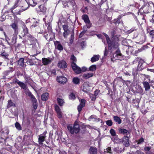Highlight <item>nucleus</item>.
<instances>
[{
  "label": "nucleus",
  "mask_w": 154,
  "mask_h": 154,
  "mask_svg": "<svg viewBox=\"0 0 154 154\" xmlns=\"http://www.w3.org/2000/svg\"><path fill=\"white\" fill-rule=\"evenodd\" d=\"M26 35L28 37V39L31 41H34L35 40V38L29 33Z\"/></svg>",
  "instance_id": "33"
},
{
  "label": "nucleus",
  "mask_w": 154,
  "mask_h": 154,
  "mask_svg": "<svg viewBox=\"0 0 154 154\" xmlns=\"http://www.w3.org/2000/svg\"><path fill=\"white\" fill-rule=\"evenodd\" d=\"M51 75H56V71L55 69H53L51 70Z\"/></svg>",
  "instance_id": "55"
},
{
  "label": "nucleus",
  "mask_w": 154,
  "mask_h": 154,
  "mask_svg": "<svg viewBox=\"0 0 154 154\" xmlns=\"http://www.w3.org/2000/svg\"><path fill=\"white\" fill-rule=\"evenodd\" d=\"M93 74L88 73L84 74L83 75V77L84 79H88L93 76Z\"/></svg>",
  "instance_id": "28"
},
{
  "label": "nucleus",
  "mask_w": 154,
  "mask_h": 154,
  "mask_svg": "<svg viewBox=\"0 0 154 154\" xmlns=\"http://www.w3.org/2000/svg\"><path fill=\"white\" fill-rule=\"evenodd\" d=\"M71 66L73 70L76 73L79 74L81 72L82 69L78 66L75 63L72 62L71 63Z\"/></svg>",
  "instance_id": "7"
},
{
  "label": "nucleus",
  "mask_w": 154,
  "mask_h": 154,
  "mask_svg": "<svg viewBox=\"0 0 154 154\" xmlns=\"http://www.w3.org/2000/svg\"><path fill=\"white\" fill-rule=\"evenodd\" d=\"M42 60L43 63L45 65L51 63L52 61V60L51 59H50L49 58H43Z\"/></svg>",
  "instance_id": "15"
},
{
  "label": "nucleus",
  "mask_w": 154,
  "mask_h": 154,
  "mask_svg": "<svg viewBox=\"0 0 154 154\" xmlns=\"http://www.w3.org/2000/svg\"><path fill=\"white\" fill-rule=\"evenodd\" d=\"M86 45V43L85 41H82L81 43V45L82 48H83L84 46H85Z\"/></svg>",
  "instance_id": "63"
},
{
  "label": "nucleus",
  "mask_w": 154,
  "mask_h": 154,
  "mask_svg": "<svg viewBox=\"0 0 154 154\" xmlns=\"http://www.w3.org/2000/svg\"><path fill=\"white\" fill-rule=\"evenodd\" d=\"M54 107L55 110L58 114L61 116V112L59 106L57 105H55Z\"/></svg>",
  "instance_id": "29"
},
{
  "label": "nucleus",
  "mask_w": 154,
  "mask_h": 154,
  "mask_svg": "<svg viewBox=\"0 0 154 154\" xmlns=\"http://www.w3.org/2000/svg\"><path fill=\"white\" fill-rule=\"evenodd\" d=\"M56 48L60 51H62L63 50V47L59 41H56L54 43Z\"/></svg>",
  "instance_id": "13"
},
{
  "label": "nucleus",
  "mask_w": 154,
  "mask_h": 154,
  "mask_svg": "<svg viewBox=\"0 0 154 154\" xmlns=\"http://www.w3.org/2000/svg\"><path fill=\"white\" fill-rule=\"evenodd\" d=\"M104 35L106 37L107 42L109 40H110V38H109V36L106 34L104 33Z\"/></svg>",
  "instance_id": "57"
},
{
  "label": "nucleus",
  "mask_w": 154,
  "mask_h": 154,
  "mask_svg": "<svg viewBox=\"0 0 154 154\" xmlns=\"http://www.w3.org/2000/svg\"><path fill=\"white\" fill-rule=\"evenodd\" d=\"M145 38L144 36H141L140 39L139 43L140 44H143L145 41Z\"/></svg>",
  "instance_id": "37"
},
{
  "label": "nucleus",
  "mask_w": 154,
  "mask_h": 154,
  "mask_svg": "<svg viewBox=\"0 0 154 154\" xmlns=\"http://www.w3.org/2000/svg\"><path fill=\"white\" fill-rule=\"evenodd\" d=\"M12 38L10 39L8 38H6V41L8 44L11 45H13L16 43V40L17 38V35H13Z\"/></svg>",
  "instance_id": "5"
},
{
  "label": "nucleus",
  "mask_w": 154,
  "mask_h": 154,
  "mask_svg": "<svg viewBox=\"0 0 154 154\" xmlns=\"http://www.w3.org/2000/svg\"><path fill=\"white\" fill-rule=\"evenodd\" d=\"M28 62L30 65H33L34 64V63L32 61L31 59H29L28 61Z\"/></svg>",
  "instance_id": "60"
},
{
  "label": "nucleus",
  "mask_w": 154,
  "mask_h": 154,
  "mask_svg": "<svg viewBox=\"0 0 154 154\" xmlns=\"http://www.w3.org/2000/svg\"><path fill=\"white\" fill-rule=\"evenodd\" d=\"M15 103H13L12 100H9L8 102L7 107L9 108L11 107H15Z\"/></svg>",
  "instance_id": "26"
},
{
  "label": "nucleus",
  "mask_w": 154,
  "mask_h": 154,
  "mask_svg": "<svg viewBox=\"0 0 154 154\" xmlns=\"http://www.w3.org/2000/svg\"><path fill=\"white\" fill-rule=\"evenodd\" d=\"M149 82L150 84V85L151 86H152L153 85V84L154 83V80H149Z\"/></svg>",
  "instance_id": "64"
},
{
  "label": "nucleus",
  "mask_w": 154,
  "mask_h": 154,
  "mask_svg": "<svg viewBox=\"0 0 154 154\" xmlns=\"http://www.w3.org/2000/svg\"><path fill=\"white\" fill-rule=\"evenodd\" d=\"M22 28L23 29V32L24 33V34H23V37H24L28 33V29L26 27V25L25 24L23 25Z\"/></svg>",
  "instance_id": "21"
},
{
  "label": "nucleus",
  "mask_w": 154,
  "mask_h": 154,
  "mask_svg": "<svg viewBox=\"0 0 154 154\" xmlns=\"http://www.w3.org/2000/svg\"><path fill=\"white\" fill-rule=\"evenodd\" d=\"M89 69L91 71H94L96 69V66L95 65H91Z\"/></svg>",
  "instance_id": "35"
},
{
  "label": "nucleus",
  "mask_w": 154,
  "mask_h": 154,
  "mask_svg": "<svg viewBox=\"0 0 154 154\" xmlns=\"http://www.w3.org/2000/svg\"><path fill=\"white\" fill-rule=\"evenodd\" d=\"M32 102L33 107L34 109H36L38 106L37 100L35 97L31 99Z\"/></svg>",
  "instance_id": "17"
},
{
  "label": "nucleus",
  "mask_w": 154,
  "mask_h": 154,
  "mask_svg": "<svg viewBox=\"0 0 154 154\" xmlns=\"http://www.w3.org/2000/svg\"><path fill=\"white\" fill-rule=\"evenodd\" d=\"M24 59L23 58H20L17 61V63L18 65L21 66L23 67L24 66Z\"/></svg>",
  "instance_id": "27"
},
{
  "label": "nucleus",
  "mask_w": 154,
  "mask_h": 154,
  "mask_svg": "<svg viewBox=\"0 0 154 154\" xmlns=\"http://www.w3.org/2000/svg\"><path fill=\"white\" fill-rule=\"evenodd\" d=\"M71 38L70 39V43H72V41L74 39V35L73 34H72L71 35V37H70Z\"/></svg>",
  "instance_id": "59"
},
{
  "label": "nucleus",
  "mask_w": 154,
  "mask_h": 154,
  "mask_svg": "<svg viewBox=\"0 0 154 154\" xmlns=\"http://www.w3.org/2000/svg\"><path fill=\"white\" fill-rule=\"evenodd\" d=\"M105 150V152L109 153L110 154H112V152L111 147H108Z\"/></svg>",
  "instance_id": "44"
},
{
  "label": "nucleus",
  "mask_w": 154,
  "mask_h": 154,
  "mask_svg": "<svg viewBox=\"0 0 154 154\" xmlns=\"http://www.w3.org/2000/svg\"><path fill=\"white\" fill-rule=\"evenodd\" d=\"M100 56L99 55H94L91 59V61L92 62H94L98 61L99 59Z\"/></svg>",
  "instance_id": "23"
},
{
  "label": "nucleus",
  "mask_w": 154,
  "mask_h": 154,
  "mask_svg": "<svg viewBox=\"0 0 154 154\" xmlns=\"http://www.w3.org/2000/svg\"><path fill=\"white\" fill-rule=\"evenodd\" d=\"M57 101L58 104L60 106H62L64 103V100L63 99L58 98H57Z\"/></svg>",
  "instance_id": "32"
},
{
  "label": "nucleus",
  "mask_w": 154,
  "mask_h": 154,
  "mask_svg": "<svg viewBox=\"0 0 154 154\" xmlns=\"http://www.w3.org/2000/svg\"><path fill=\"white\" fill-rule=\"evenodd\" d=\"M114 55L115 56V57H118L119 56H122V54L120 53V51L118 49L116 51V53L113 56V57H114Z\"/></svg>",
  "instance_id": "34"
},
{
  "label": "nucleus",
  "mask_w": 154,
  "mask_h": 154,
  "mask_svg": "<svg viewBox=\"0 0 154 154\" xmlns=\"http://www.w3.org/2000/svg\"><path fill=\"white\" fill-rule=\"evenodd\" d=\"M85 104V99H82L80 101V104L78 106L77 109L79 112H81L83 107H84Z\"/></svg>",
  "instance_id": "9"
},
{
  "label": "nucleus",
  "mask_w": 154,
  "mask_h": 154,
  "mask_svg": "<svg viewBox=\"0 0 154 154\" xmlns=\"http://www.w3.org/2000/svg\"><path fill=\"white\" fill-rule=\"evenodd\" d=\"M151 6H149V2L148 3V5H143L139 9V12L141 14H147L149 12V7Z\"/></svg>",
  "instance_id": "2"
},
{
  "label": "nucleus",
  "mask_w": 154,
  "mask_h": 154,
  "mask_svg": "<svg viewBox=\"0 0 154 154\" xmlns=\"http://www.w3.org/2000/svg\"><path fill=\"white\" fill-rule=\"evenodd\" d=\"M69 98L71 99H74L75 98V96L73 93H71L69 96Z\"/></svg>",
  "instance_id": "49"
},
{
  "label": "nucleus",
  "mask_w": 154,
  "mask_h": 154,
  "mask_svg": "<svg viewBox=\"0 0 154 154\" xmlns=\"http://www.w3.org/2000/svg\"><path fill=\"white\" fill-rule=\"evenodd\" d=\"M63 28L64 31L69 30L68 29V26L67 25H63Z\"/></svg>",
  "instance_id": "48"
},
{
  "label": "nucleus",
  "mask_w": 154,
  "mask_h": 154,
  "mask_svg": "<svg viewBox=\"0 0 154 154\" xmlns=\"http://www.w3.org/2000/svg\"><path fill=\"white\" fill-rule=\"evenodd\" d=\"M24 78L26 82L29 84L31 78L29 76L25 75L24 76Z\"/></svg>",
  "instance_id": "40"
},
{
  "label": "nucleus",
  "mask_w": 154,
  "mask_h": 154,
  "mask_svg": "<svg viewBox=\"0 0 154 154\" xmlns=\"http://www.w3.org/2000/svg\"><path fill=\"white\" fill-rule=\"evenodd\" d=\"M118 131L119 134H126L128 132V130L122 128H119L118 129Z\"/></svg>",
  "instance_id": "24"
},
{
  "label": "nucleus",
  "mask_w": 154,
  "mask_h": 154,
  "mask_svg": "<svg viewBox=\"0 0 154 154\" xmlns=\"http://www.w3.org/2000/svg\"><path fill=\"white\" fill-rule=\"evenodd\" d=\"M139 64L138 66V67H137V70L138 71H140L142 70L143 69V66H142V64H141V65H140V66H139Z\"/></svg>",
  "instance_id": "50"
},
{
  "label": "nucleus",
  "mask_w": 154,
  "mask_h": 154,
  "mask_svg": "<svg viewBox=\"0 0 154 154\" xmlns=\"http://www.w3.org/2000/svg\"><path fill=\"white\" fill-rule=\"evenodd\" d=\"M92 96H90V97L91 98V100L93 101L95 100L96 99V97L93 95H92Z\"/></svg>",
  "instance_id": "62"
},
{
  "label": "nucleus",
  "mask_w": 154,
  "mask_h": 154,
  "mask_svg": "<svg viewBox=\"0 0 154 154\" xmlns=\"http://www.w3.org/2000/svg\"><path fill=\"white\" fill-rule=\"evenodd\" d=\"M97 149L94 147H91L88 151V154H97Z\"/></svg>",
  "instance_id": "18"
},
{
  "label": "nucleus",
  "mask_w": 154,
  "mask_h": 154,
  "mask_svg": "<svg viewBox=\"0 0 154 154\" xmlns=\"http://www.w3.org/2000/svg\"><path fill=\"white\" fill-rule=\"evenodd\" d=\"M149 34L152 38H154V30H151Z\"/></svg>",
  "instance_id": "52"
},
{
  "label": "nucleus",
  "mask_w": 154,
  "mask_h": 154,
  "mask_svg": "<svg viewBox=\"0 0 154 154\" xmlns=\"http://www.w3.org/2000/svg\"><path fill=\"white\" fill-rule=\"evenodd\" d=\"M111 34L112 36V38H114L113 37H114V36H116V29H114L112 30L111 32Z\"/></svg>",
  "instance_id": "42"
},
{
  "label": "nucleus",
  "mask_w": 154,
  "mask_h": 154,
  "mask_svg": "<svg viewBox=\"0 0 154 154\" xmlns=\"http://www.w3.org/2000/svg\"><path fill=\"white\" fill-rule=\"evenodd\" d=\"M71 59L72 61V62L75 63V62H76V58L73 55H71Z\"/></svg>",
  "instance_id": "46"
},
{
  "label": "nucleus",
  "mask_w": 154,
  "mask_h": 154,
  "mask_svg": "<svg viewBox=\"0 0 154 154\" xmlns=\"http://www.w3.org/2000/svg\"><path fill=\"white\" fill-rule=\"evenodd\" d=\"M110 132L112 136L114 137L116 135V133L115 130L113 129H111L110 131Z\"/></svg>",
  "instance_id": "39"
},
{
  "label": "nucleus",
  "mask_w": 154,
  "mask_h": 154,
  "mask_svg": "<svg viewBox=\"0 0 154 154\" xmlns=\"http://www.w3.org/2000/svg\"><path fill=\"white\" fill-rule=\"evenodd\" d=\"M24 92L25 94L28 95L30 98V99L34 97V96L32 94V93L28 89V88L24 90Z\"/></svg>",
  "instance_id": "16"
},
{
  "label": "nucleus",
  "mask_w": 154,
  "mask_h": 154,
  "mask_svg": "<svg viewBox=\"0 0 154 154\" xmlns=\"http://www.w3.org/2000/svg\"><path fill=\"white\" fill-rule=\"evenodd\" d=\"M11 28L14 31V35H17L19 33L18 25L17 21H14L11 25Z\"/></svg>",
  "instance_id": "3"
},
{
  "label": "nucleus",
  "mask_w": 154,
  "mask_h": 154,
  "mask_svg": "<svg viewBox=\"0 0 154 154\" xmlns=\"http://www.w3.org/2000/svg\"><path fill=\"white\" fill-rule=\"evenodd\" d=\"M70 31L69 30L65 31L63 32V35L65 38H66L68 35H69Z\"/></svg>",
  "instance_id": "41"
},
{
  "label": "nucleus",
  "mask_w": 154,
  "mask_h": 154,
  "mask_svg": "<svg viewBox=\"0 0 154 154\" xmlns=\"http://www.w3.org/2000/svg\"><path fill=\"white\" fill-rule=\"evenodd\" d=\"M2 132L3 133H5L7 135H8L9 133V130L8 129L6 128L5 130L4 131H3Z\"/></svg>",
  "instance_id": "54"
},
{
  "label": "nucleus",
  "mask_w": 154,
  "mask_h": 154,
  "mask_svg": "<svg viewBox=\"0 0 154 154\" xmlns=\"http://www.w3.org/2000/svg\"><path fill=\"white\" fill-rule=\"evenodd\" d=\"M113 119L114 121L119 124H120L122 123V121L121 119L118 116H113Z\"/></svg>",
  "instance_id": "20"
},
{
  "label": "nucleus",
  "mask_w": 154,
  "mask_h": 154,
  "mask_svg": "<svg viewBox=\"0 0 154 154\" xmlns=\"http://www.w3.org/2000/svg\"><path fill=\"white\" fill-rule=\"evenodd\" d=\"M14 83L15 84H17L22 89L24 90L26 89L28 87L26 84L17 79H16V80L14 81Z\"/></svg>",
  "instance_id": "8"
},
{
  "label": "nucleus",
  "mask_w": 154,
  "mask_h": 154,
  "mask_svg": "<svg viewBox=\"0 0 154 154\" xmlns=\"http://www.w3.org/2000/svg\"><path fill=\"white\" fill-rule=\"evenodd\" d=\"M143 87L145 88L146 91H148L150 88L149 83L146 81L143 82Z\"/></svg>",
  "instance_id": "19"
},
{
  "label": "nucleus",
  "mask_w": 154,
  "mask_h": 154,
  "mask_svg": "<svg viewBox=\"0 0 154 154\" xmlns=\"http://www.w3.org/2000/svg\"><path fill=\"white\" fill-rule=\"evenodd\" d=\"M38 26V24L37 22H34L32 25L31 26V28H33V27H37Z\"/></svg>",
  "instance_id": "47"
},
{
  "label": "nucleus",
  "mask_w": 154,
  "mask_h": 154,
  "mask_svg": "<svg viewBox=\"0 0 154 154\" xmlns=\"http://www.w3.org/2000/svg\"><path fill=\"white\" fill-rule=\"evenodd\" d=\"M49 94L48 93H45L43 94L41 96L42 100L45 101L47 100L48 98Z\"/></svg>",
  "instance_id": "25"
},
{
  "label": "nucleus",
  "mask_w": 154,
  "mask_h": 154,
  "mask_svg": "<svg viewBox=\"0 0 154 154\" xmlns=\"http://www.w3.org/2000/svg\"><path fill=\"white\" fill-rule=\"evenodd\" d=\"M151 147L149 146H145L144 148V150L145 151H149L151 149Z\"/></svg>",
  "instance_id": "56"
},
{
  "label": "nucleus",
  "mask_w": 154,
  "mask_h": 154,
  "mask_svg": "<svg viewBox=\"0 0 154 154\" xmlns=\"http://www.w3.org/2000/svg\"><path fill=\"white\" fill-rule=\"evenodd\" d=\"M82 17L85 23L88 24L87 26H84L83 28H86V27L88 28H90L91 26V24L90 23V21L88 16L86 14H84L82 16Z\"/></svg>",
  "instance_id": "4"
},
{
  "label": "nucleus",
  "mask_w": 154,
  "mask_h": 154,
  "mask_svg": "<svg viewBox=\"0 0 154 154\" xmlns=\"http://www.w3.org/2000/svg\"><path fill=\"white\" fill-rule=\"evenodd\" d=\"M72 82L75 84H78L80 82V79L77 77H74L72 79Z\"/></svg>",
  "instance_id": "31"
},
{
  "label": "nucleus",
  "mask_w": 154,
  "mask_h": 154,
  "mask_svg": "<svg viewBox=\"0 0 154 154\" xmlns=\"http://www.w3.org/2000/svg\"><path fill=\"white\" fill-rule=\"evenodd\" d=\"M69 5H70L73 9L74 8V6L75 5V3L74 0H69L68 2Z\"/></svg>",
  "instance_id": "36"
},
{
  "label": "nucleus",
  "mask_w": 154,
  "mask_h": 154,
  "mask_svg": "<svg viewBox=\"0 0 154 154\" xmlns=\"http://www.w3.org/2000/svg\"><path fill=\"white\" fill-rule=\"evenodd\" d=\"M17 4L15 3V4L14 5V6L11 8V12H12L13 10L16 7H17Z\"/></svg>",
  "instance_id": "61"
},
{
  "label": "nucleus",
  "mask_w": 154,
  "mask_h": 154,
  "mask_svg": "<svg viewBox=\"0 0 154 154\" xmlns=\"http://www.w3.org/2000/svg\"><path fill=\"white\" fill-rule=\"evenodd\" d=\"M88 88V85H84L83 87V90L85 92H87V90H88V89L87 88Z\"/></svg>",
  "instance_id": "45"
},
{
  "label": "nucleus",
  "mask_w": 154,
  "mask_h": 154,
  "mask_svg": "<svg viewBox=\"0 0 154 154\" xmlns=\"http://www.w3.org/2000/svg\"><path fill=\"white\" fill-rule=\"evenodd\" d=\"M1 55L2 56L4 59L9 60V59L8 57L9 56V54L8 53H6L5 51H4L1 53Z\"/></svg>",
  "instance_id": "30"
},
{
  "label": "nucleus",
  "mask_w": 154,
  "mask_h": 154,
  "mask_svg": "<svg viewBox=\"0 0 154 154\" xmlns=\"http://www.w3.org/2000/svg\"><path fill=\"white\" fill-rule=\"evenodd\" d=\"M106 125L109 126H111L113 124L111 120H108L106 122Z\"/></svg>",
  "instance_id": "43"
},
{
  "label": "nucleus",
  "mask_w": 154,
  "mask_h": 154,
  "mask_svg": "<svg viewBox=\"0 0 154 154\" xmlns=\"http://www.w3.org/2000/svg\"><path fill=\"white\" fill-rule=\"evenodd\" d=\"M57 82L60 83H64L67 81V79L66 78L62 76L58 77H57Z\"/></svg>",
  "instance_id": "14"
},
{
  "label": "nucleus",
  "mask_w": 154,
  "mask_h": 154,
  "mask_svg": "<svg viewBox=\"0 0 154 154\" xmlns=\"http://www.w3.org/2000/svg\"><path fill=\"white\" fill-rule=\"evenodd\" d=\"M87 29H85L83 31L81 32V33H80L79 35V37L81 38L82 37L83 35L87 31Z\"/></svg>",
  "instance_id": "51"
},
{
  "label": "nucleus",
  "mask_w": 154,
  "mask_h": 154,
  "mask_svg": "<svg viewBox=\"0 0 154 154\" xmlns=\"http://www.w3.org/2000/svg\"><path fill=\"white\" fill-rule=\"evenodd\" d=\"M15 126L16 128L19 131L21 129V127L20 124L18 122H16L15 123Z\"/></svg>",
  "instance_id": "38"
},
{
  "label": "nucleus",
  "mask_w": 154,
  "mask_h": 154,
  "mask_svg": "<svg viewBox=\"0 0 154 154\" xmlns=\"http://www.w3.org/2000/svg\"><path fill=\"white\" fill-rule=\"evenodd\" d=\"M38 8L39 10L38 11L43 13L45 12L47 10L46 8L43 5H40L38 6Z\"/></svg>",
  "instance_id": "22"
},
{
  "label": "nucleus",
  "mask_w": 154,
  "mask_h": 154,
  "mask_svg": "<svg viewBox=\"0 0 154 154\" xmlns=\"http://www.w3.org/2000/svg\"><path fill=\"white\" fill-rule=\"evenodd\" d=\"M129 138L127 136H124L122 138V143L125 147L129 146Z\"/></svg>",
  "instance_id": "12"
},
{
  "label": "nucleus",
  "mask_w": 154,
  "mask_h": 154,
  "mask_svg": "<svg viewBox=\"0 0 154 154\" xmlns=\"http://www.w3.org/2000/svg\"><path fill=\"white\" fill-rule=\"evenodd\" d=\"M113 38H112L111 41L109 40L108 42V45L109 47L111 48H116L119 46V44L118 42L116 41H113Z\"/></svg>",
  "instance_id": "6"
},
{
  "label": "nucleus",
  "mask_w": 154,
  "mask_h": 154,
  "mask_svg": "<svg viewBox=\"0 0 154 154\" xmlns=\"http://www.w3.org/2000/svg\"><path fill=\"white\" fill-rule=\"evenodd\" d=\"M57 66L60 68L64 69L67 67V64L64 60H61L57 64Z\"/></svg>",
  "instance_id": "11"
},
{
  "label": "nucleus",
  "mask_w": 154,
  "mask_h": 154,
  "mask_svg": "<svg viewBox=\"0 0 154 154\" xmlns=\"http://www.w3.org/2000/svg\"><path fill=\"white\" fill-rule=\"evenodd\" d=\"M46 132H44L42 134H41L38 136V142L39 144H42V142L45 140L46 137L45 134Z\"/></svg>",
  "instance_id": "10"
},
{
  "label": "nucleus",
  "mask_w": 154,
  "mask_h": 154,
  "mask_svg": "<svg viewBox=\"0 0 154 154\" xmlns=\"http://www.w3.org/2000/svg\"><path fill=\"white\" fill-rule=\"evenodd\" d=\"M67 128L72 134H74L75 133L77 134L79 132L80 130L79 125L76 122H75L73 126L71 125H69L67 126Z\"/></svg>",
  "instance_id": "1"
},
{
  "label": "nucleus",
  "mask_w": 154,
  "mask_h": 154,
  "mask_svg": "<svg viewBox=\"0 0 154 154\" xmlns=\"http://www.w3.org/2000/svg\"><path fill=\"white\" fill-rule=\"evenodd\" d=\"M134 154H144V153L138 150L135 152Z\"/></svg>",
  "instance_id": "58"
},
{
  "label": "nucleus",
  "mask_w": 154,
  "mask_h": 154,
  "mask_svg": "<svg viewBox=\"0 0 154 154\" xmlns=\"http://www.w3.org/2000/svg\"><path fill=\"white\" fill-rule=\"evenodd\" d=\"M139 93L140 94H143V90L141 87H139V90H138Z\"/></svg>",
  "instance_id": "53"
}]
</instances>
